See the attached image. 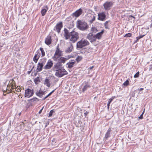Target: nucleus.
<instances>
[{
  "label": "nucleus",
  "instance_id": "f257e3e1",
  "mask_svg": "<svg viewBox=\"0 0 152 152\" xmlns=\"http://www.w3.org/2000/svg\"><path fill=\"white\" fill-rule=\"evenodd\" d=\"M52 69L53 71L56 72L55 75L58 77H61L67 74L66 71L62 67V65L59 63H57L55 64Z\"/></svg>",
  "mask_w": 152,
  "mask_h": 152
},
{
  "label": "nucleus",
  "instance_id": "f03ea898",
  "mask_svg": "<svg viewBox=\"0 0 152 152\" xmlns=\"http://www.w3.org/2000/svg\"><path fill=\"white\" fill-rule=\"evenodd\" d=\"M77 26L80 30L82 31L86 30L88 28L87 23L84 21L80 20L77 21Z\"/></svg>",
  "mask_w": 152,
  "mask_h": 152
},
{
  "label": "nucleus",
  "instance_id": "7ed1b4c3",
  "mask_svg": "<svg viewBox=\"0 0 152 152\" xmlns=\"http://www.w3.org/2000/svg\"><path fill=\"white\" fill-rule=\"evenodd\" d=\"M79 37L78 33L75 31L71 32L69 35L70 40L72 43L75 42Z\"/></svg>",
  "mask_w": 152,
  "mask_h": 152
},
{
  "label": "nucleus",
  "instance_id": "20e7f679",
  "mask_svg": "<svg viewBox=\"0 0 152 152\" xmlns=\"http://www.w3.org/2000/svg\"><path fill=\"white\" fill-rule=\"evenodd\" d=\"M89 44V42L87 40L82 39L77 43V48H82Z\"/></svg>",
  "mask_w": 152,
  "mask_h": 152
},
{
  "label": "nucleus",
  "instance_id": "39448f33",
  "mask_svg": "<svg viewBox=\"0 0 152 152\" xmlns=\"http://www.w3.org/2000/svg\"><path fill=\"white\" fill-rule=\"evenodd\" d=\"M113 4V2L107 1L103 4V6L105 10H109L112 7Z\"/></svg>",
  "mask_w": 152,
  "mask_h": 152
},
{
  "label": "nucleus",
  "instance_id": "423d86ee",
  "mask_svg": "<svg viewBox=\"0 0 152 152\" xmlns=\"http://www.w3.org/2000/svg\"><path fill=\"white\" fill-rule=\"evenodd\" d=\"M9 86H10L11 87V89L12 90L11 91L14 92V93H15V91H16V89L14 90L16 88V86H15V81L13 80H11L10 81V83L7 86V87H8Z\"/></svg>",
  "mask_w": 152,
  "mask_h": 152
},
{
  "label": "nucleus",
  "instance_id": "0eeeda50",
  "mask_svg": "<svg viewBox=\"0 0 152 152\" xmlns=\"http://www.w3.org/2000/svg\"><path fill=\"white\" fill-rule=\"evenodd\" d=\"M70 58L69 57H67L64 58L61 56L58 57L56 58V60H54L55 61H58V63H59L61 64V63H64L67 60L69 59Z\"/></svg>",
  "mask_w": 152,
  "mask_h": 152
},
{
  "label": "nucleus",
  "instance_id": "6e6552de",
  "mask_svg": "<svg viewBox=\"0 0 152 152\" xmlns=\"http://www.w3.org/2000/svg\"><path fill=\"white\" fill-rule=\"evenodd\" d=\"M53 65V61L50 60H49L47 62L46 64L44 67V69L46 70L50 69L52 67Z\"/></svg>",
  "mask_w": 152,
  "mask_h": 152
},
{
  "label": "nucleus",
  "instance_id": "1a4fd4ad",
  "mask_svg": "<svg viewBox=\"0 0 152 152\" xmlns=\"http://www.w3.org/2000/svg\"><path fill=\"white\" fill-rule=\"evenodd\" d=\"M34 94L33 91L29 89H27L25 90V96L29 98L31 96Z\"/></svg>",
  "mask_w": 152,
  "mask_h": 152
},
{
  "label": "nucleus",
  "instance_id": "9d476101",
  "mask_svg": "<svg viewBox=\"0 0 152 152\" xmlns=\"http://www.w3.org/2000/svg\"><path fill=\"white\" fill-rule=\"evenodd\" d=\"M61 55L62 51L57 48L53 57V60H56V58L61 56Z\"/></svg>",
  "mask_w": 152,
  "mask_h": 152
},
{
  "label": "nucleus",
  "instance_id": "9b49d317",
  "mask_svg": "<svg viewBox=\"0 0 152 152\" xmlns=\"http://www.w3.org/2000/svg\"><path fill=\"white\" fill-rule=\"evenodd\" d=\"M98 19L101 21H104L105 20L106 15L104 12H102L98 14Z\"/></svg>",
  "mask_w": 152,
  "mask_h": 152
},
{
  "label": "nucleus",
  "instance_id": "f8f14e48",
  "mask_svg": "<svg viewBox=\"0 0 152 152\" xmlns=\"http://www.w3.org/2000/svg\"><path fill=\"white\" fill-rule=\"evenodd\" d=\"M90 86L89 83H87L84 84V83H83V86L81 87L80 89V91L82 92H84L88 88H90Z\"/></svg>",
  "mask_w": 152,
  "mask_h": 152
},
{
  "label": "nucleus",
  "instance_id": "ddd939ff",
  "mask_svg": "<svg viewBox=\"0 0 152 152\" xmlns=\"http://www.w3.org/2000/svg\"><path fill=\"white\" fill-rule=\"evenodd\" d=\"M62 22H60L59 23H57L56 24L55 28L56 29V31L59 33L60 32V30L62 27Z\"/></svg>",
  "mask_w": 152,
  "mask_h": 152
},
{
  "label": "nucleus",
  "instance_id": "4468645a",
  "mask_svg": "<svg viewBox=\"0 0 152 152\" xmlns=\"http://www.w3.org/2000/svg\"><path fill=\"white\" fill-rule=\"evenodd\" d=\"M83 10L81 9H80L73 13V15L76 17L79 16L82 13Z\"/></svg>",
  "mask_w": 152,
  "mask_h": 152
},
{
  "label": "nucleus",
  "instance_id": "2eb2a0df",
  "mask_svg": "<svg viewBox=\"0 0 152 152\" xmlns=\"http://www.w3.org/2000/svg\"><path fill=\"white\" fill-rule=\"evenodd\" d=\"M36 53L33 58V60L35 63L37 62L40 55V53L38 51L36 52Z\"/></svg>",
  "mask_w": 152,
  "mask_h": 152
},
{
  "label": "nucleus",
  "instance_id": "dca6fc26",
  "mask_svg": "<svg viewBox=\"0 0 152 152\" xmlns=\"http://www.w3.org/2000/svg\"><path fill=\"white\" fill-rule=\"evenodd\" d=\"M36 53L33 58V60L35 63L37 62L40 55V53L38 51L36 52Z\"/></svg>",
  "mask_w": 152,
  "mask_h": 152
},
{
  "label": "nucleus",
  "instance_id": "f3484780",
  "mask_svg": "<svg viewBox=\"0 0 152 152\" xmlns=\"http://www.w3.org/2000/svg\"><path fill=\"white\" fill-rule=\"evenodd\" d=\"M36 53L33 58V60L35 63L37 62L40 55V53L38 51L36 52Z\"/></svg>",
  "mask_w": 152,
  "mask_h": 152
},
{
  "label": "nucleus",
  "instance_id": "a211bd4d",
  "mask_svg": "<svg viewBox=\"0 0 152 152\" xmlns=\"http://www.w3.org/2000/svg\"><path fill=\"white\" fill-rule=\"evenodd\" d=\"M75 61L71 60L67 64V65L68 66V67L69 68H72L75 65Z\"/></svg>",
  "mask_w": 152,
  "mask_h": 152
},
{
  "label": "nucleus",
  "instance_id": "6ab92c4d",
  "mask_svg": "<svg viewBox=\"0 0 152 152\" xmlns=\"http://www.w3.org/2000/svg\"><path fill=\"white\" fill-rule=\"evenodd\" d=\"M45 92L40 90L39 91L36 92V94L37 96L40 97H42L45 94Z\"/></svg>",
  "mask_w": 152,
  "mask_h": 152
},
{
  "label": "nucleus",
  "instance_id": "aec40b11",
  "mask_svg": "<svg viewBox=\"0 0 152 152\" xmlns=\"http://www.w3.org/2000/svg\"><path fill=\"white\" fill-rule=\"evenodd\" d=\"M50 79L49 78H46L45 79L44 82V85H46L48 87H50Z\"/></svg>",
  "mask_w": 152,
  "mask_h": 152
},
{
  "label": "nucleus",
  "instance_id": "412c9836",
  "mask_svg": "<svg viewBox=\"0 0 152 152\" xmlns=\"http://www.w3.org/2000/svg\"><path fill=\"white\" fill-rule=\"evenodd\" d=\"M73 48L72 45L71 44L70 46L68 47L65 50L66 53H69L71 52Z\"/></svg>",
  "mask_w": 152,
  "mask_h": 152
},
{
  "label": "nucleus",
  "instance_id": "4be33fe9",
  "mask_svg": "<svg viewBox=\"0 0 152 152\" xmlns=\"http://www.w3.org/2000/svg\"><path fill=\"white\" fill-rule=\"evenodd\" d=\"M51 40L50 37L48 36L46 38L45 40V43L47 45H50L51 43Z\"/></svg>",
  "mask_w": 152,
  "mask_h": 152
},
{
  "label": "nucleus",
  "instance_id": "5701e85b",
  "mask_svg": "<svg viewBox=\"0 0 152 152\" xmlns=\"http://www.w3.org/2000/svg\"><path fill=\"white\" fill-rule=\"evenodd\" d=\"M104 32V30H102L101 32H99L96 34L95 35L96 39H100L101 37L102 34H103Z\"/></svg>",
  "mask_w": 152,
  "mask_h": 152
},
{
  "label": "nucleus",
  "instance_id": "b1692460",
  "mask_svg": "<svg viewBox=\"0 0 152 152\" xmlns=\"http://www.w3.org/2000/svg\"><path fill=\"white\" fill-rule=\"evenodd\" d=\"M95 14H92L91 15V19H90V20H89V22L91 23H92L95 20Z\"/></svg>",
  "mask_w": 152,
  "mask_h": 152
},
{
  "label": "nucleus",
  "instance_id": "393cba45",
  "mask_svg": "<svg viewBox=\"0 0 152 152\" xmlns=\"http://www.w3.org/2000/svg\"><path fill=\"white\" fill-rule=\"evenodd\" d=\"M64 36L66 39H69V34L67 31L64 30Z\"/></svg>",
  "mask_w": 152,
  "mask_h": 152
},
{
  "label": "nucleus",
  "instance_id": "a878e982",
  "mask_svg": "<svg viewBox=\"0 0 152 152\" xmlns=\"http://www.w3.org/2000/svg\"><path fill=\"white\" fill-rule=\"evenodd\" d=\"M47 59L46 58H44L41 59L39 63L42 65L43 66L45 65Z\"/></svg>",
  "mask_w": 152,
  "mask_h": 152
},
{
  "label": "nucleus",
  "instance_id": "bb28decb",
  "mask_svg": "<svg viewBox=\"0 0 152 152\" xmlns=\"http://www.w3.org/2000/svg\"><path fill=\"white\" fill-rule=\"evenodd\" d=\"M48 10V8L47 7H46V8H44L41 11V13L42 15L43 16L45 15Z\"/></svg>",
  "mask_w": 152,
  "mask_h": 152
},
{
  "label": "nucleus",
  "instance_id": "cd10ccee",
  "mask_svg": "<svg viewBox=\"0 0 152 152\" xmlns=\"http://www.w3.org/2000/svg\"><path fill=\"white\" fill-rule=\"evenodd\" d=\"M43 66L38 63L37 65V70L39 72L41 71Z\"/></svg>",
  "mask_w": 152,
  "mask_h": 152
},
{
  "label": "nucleus",
  "instance_id": "c85d7f7f",
  "mask_svg": "<svg viewBox=\"0 0 152 152\" xmlns=\"http://www.w3.org/2000/svg\"><path fill=\"white\" fill-rule=\"evenodd\" d=\"M110 129H109L107 133H106L105 135V138L106 139L108 138L110 136Z\"/></svg>",
  "mask_w": 152,
  "mask_h": 152
},
{
  "label": "nucleus",
  "instance_id": "c756f323",
  "mask_svg": "<svg viewBox=\"0 0 152 152\" xmlns=\"http://www.w3.org/2000/svg\"><path fill=\"white\" fill-rule=\"evenodd\" d=\"M91 30L94 33H96L98 31L97 29L94 27H92L91 28Z\"/></svg>",
  "mask_w": 152,
  "mask_h": 152
},
{
  "label": "nucleus",
  "instance_id": "7c9ffc66",
  "mask_svg": "<svg viewBox=\"0 0 152 152\" xmlns=\"http://www.w3.org/2000/svg\"><path fill=\"white\" fill-rule=\"evenodd\" d=\"M96 39V37L95 35L94 36H93L92 38L91 39H90L89 40L91 42H92L95 41Z\"/></svg>",
  "mask_w": 152,
  "mask_h": 152
},
{
  "label": "nucleus",
  "instance_id": "2f4dec72",
  "mask_svg": "<svg viewBox=\"0 0 152 152\" xmlns=\"http://www.w3.org/2000/svg\"><path fill=\"white\" fill-rule=\"evenodd\" d=\"M93 36V34L92 33H90L88 34V35L87 37V38L88 39L90 40L92 38Z\"/></svg>",
  "mask_w": 152,
  "mask_h": 152
},
{
  "label": "nucleus",
  "instance_id": "473e14b6",
  "mask_svg": "<svg viewBox=\"0 0 152 152\" xmlns=\"http://www.w3.org/2000/svg\"><path fill=\"white\" fill-rule=\"evenodd\" d=\"M40 50L42 53V56H44L45 55V52L44 51L43 49L42 48H40Z\"/></svg>",
  "mask_w": 152,
  "mask_h": 152
},
{
  "label": "nucleus",
  "instance_id": "72a5a7b5",
  "mask_svg": "<svg viewBox=\"0 0 152 152\" xmlns=\"http://www.w3.org/2000/svg\"><path fill=\"white\" fill-rule=\"evenodd\" d=\"M82 59V57L80 56H78L76 59V60L77 62L80 61Z\"/></svg>",
  "mask_w": 152,
  "mask_h": 152
},
{
  "label": "nucleus",
  "instance_id": "f704fd0d",
  "mask_svg": "<svg viewBox=\"0 0 152 152\" xmlns=\"http://www.w3.org/2000/svg\"><path fill=\"white\" fill-rule=\"evenodd\" d=\"M54 112V110H51L50 111V112L49 114V117H51V116L53 113Z\"/></svg>",
  "mask_w": 152,
  "mask_h": 152
},
{
  "label": "nucleus",
  "instance_id": "c9c22d12",
  "mask_svg": "<svg viewBox=\"0 0 152 152\" xmlns=\"http://www.w3.org/2000/svg\"><path fill=\"white\" fill-rule=\"evenodd\" d=\"M55 90H53L52 92H50L48 94L47 96H46L43 99H42L43 100H45V99L48 97Z\"/></svg>",
  "mask_w": 152,
  "mask_h": 152
},
{
  "label": "nucleus",
  "instance_id": "e433bc0d",
  "mask_svg": "<svg viewBox=\"0 0 152 152\" xmlns=\"http://www.w3.org/2000/svg\"><path fill=\"white\" fill-rule=\"evenodd\" d=\"M114 99V97H112L110 99L107 104V105H110V103L112 101L113 99Z\"/></svg>",
  "mask_w": 152,
  "mask_h": 152
},
{
  "label": "nucleus",
  "instance_id": "4c0bfd02",
  "mask_svg": "<svg viewBox=\"0 0 152 152\" xmlns=\"http://www.w3.org/2000/svg\"><path fill=\"white\" fill-rule=\"evenodd\" d=\"M129 84V81L128 80H127L124 83L123 85L125 86H127Z\"/></svg>",
  "mask_w": 152,
  "mask_h": 152
},
{
  "label": "nucleus",
  "instance_id": "58836bf2",
  "mask_svg": "<svg viewBox=\"0 0 152 152\" xmlns=\"http://www.w3.org/2000/svg\"><path fill=\"white\" fill-rule=\"evenodd\" d=\"M139 72H137L134 75V78H137L139 77Z\"/></svg>",
  "mask_w": 152,
  "mask_h": 152
},
{
  "label": "nucleus",
  "instance_id": "ea45409f",
  "mask_svg": "<svg viewBox=\"0 0 152 152\" xmlns=\"http://www.w3.org/2000/svg\"><path fill=\"white\" fill-rule=\"evenodd\" d=\"M132 36V34L130 33H128V34H126L124 37H130Z\"/></svg>",
  "mask_w": 152,
  "mask_h": 152
},
{
  "label": "nucleus",
  "instance_id": "a19ab883",
  "mask_svg": "<svg viewBox=\"0 0 152 152\" xmlns=\"http://www.w3.org/2000/svg\"><path fill=\"white\" fill-rule=\"evenodd\" d=\"M143 114H142L139 117V118L140 119H142L143 118Z\"/></svg>",
  "mask_w": 152,
  "mask_h": 152
},
{
  "label": "nucleus",
  "instance_id": "79ce46f5",
  "mask_svg": "<svg viewBox=\"0 0 152 152\" xmlns=\"http://www.w3.org/2000/svg\"><path fill=\"white\" fill-rule=\"evenodd\" d=\"M15 88H16L17 89L16 90V91H17V92H19L20 91V89H19V88L18 87H16Z\"/></svg>",
  "mask_w": 152,
  "mask_h": 152
},
{
  "label": "nucleus",
  "instance_id": "37998d69",
  "mask_svg": "<svg viewBox=\"0 0 152 152\" xmlns=\"http://www.w3.org/2000/svg\"><path fill=\"white\" fill-rule=\"evenodd\" d=\"M144 36V35H141V36H140L138 37H137V38H138L137 39H139L143 37Z\"/></svg>",
  "mask_w": 152,
  "mask_h": 152
},
{
  "label": "nucleus",
  "instance_id": "c03bdc74",
  "mask_svg": "<svg viewBox=\"0 0 152 152\" xmlns=\"http://www.w3.org/2000/svg\"><path fill=\"white\" fill-rule=\"evenodd\" d=\"M88 113L87 111H86L84 114L85 115V116H86V115H87V114H88Z\"/></svg>",
  "mask_w": 152,
  "mask_h": 152
},
{
  "label": "nucleus",
  "instance_id": "a18cd8bd",
  "mask_svg": "<svg viewBox=\"0 0 152 152\" xmlns=\"http://www.w3.org/2000/svg\"><path fill=\"white\" fill-rule=\"evenodd\" d=\"M143 90V88H140L138 90V91H142Z\"/></svg>",
  "mask_w": 152,
  "mask_h": 152
},
{
  "label": "nucleus",
  "instance_id": "49530a36",
  "mask_svg": "<svg viewBox=\"0 0 152 152\" xmlns=\"http://www.w3.org/2000/svg\"><path fill=\"white\" fill-rule=\"evenodd\" d=\"M43 109V107L41 110H40V111H39V114H40L41 113Z\"/></svg>",
  "mask_w": 152,
  "mask_h": 152
},
{
  "label": "nucleus",
  "instance_id": "de8ad7c7",
  "mask_svg": "<svg viewBox=\"0 0 152 152\" xmlns=\"http://www.w3.org/2000/svg\"><path fill=\"white\" fill-rule=\"evenodd\" d=\"M94 66H90L89 68L90 69H93L94 67Z\"/></svg>",
  "mask_w": 152,
  "mask_h": 152
},
{
  "label": "nucleus",
  "instance_id": "09e8293b",
  "mask_svg": "<svg viewBox=\"0 0 152 152\" xmlns=\"http://www.w3.org/2000/svg\"><path fill=\"white\" fill-rule=\"evenodd\" d=\"M108 22L107 21H106L105 22L104 24V26L106 25V24H107Z\"/></svg>",
  "mask_w": 152,
  "mask_h": 152
},
{
  "label": "nucleus",
  "instance_id": "8fccbe9b",
  "mask_svg": "<svg viewBox=\"0 0 152 152\" xmlns=\"http://www.w3.org/2000/svg\"><path fill=\"white\" fill-rule=\"evenodd\" d=\"M145 109H144V110H143V112H142V114H143H143L144 113V112H145Z\"/></svg>",
  "mask_w": 152,
  "mask_h": 152
},
{
  "label": "nucleus",
  "instance_id": "3c124183",
  "mask_svg": "<svg viewBox=\"0 0 152 152\" xmlns=\"http://www.w3.org/2000/svg\"><path fill=\"white\" fill-rule=\"evenodd\" d=\"M109 106H110V105H107V108L108 109H109Z\"/></svg>",
  "mask_w": 152,
  "mask_h": 152
},
{
  "label": "nucleus",
  "instance_id": "603ef678",
  "mask_svg": "<svg viewBox=\"0 0 152 152\" xmlns=\"http://www.w3.org/2000/svg\"><path fill=\"white\" fill-rule=\"evenodd\" d=\"M105 26V28H107V26H106V25H105V26Z\"/></svg>",
  "mask_w": 152,
  "mask_h": 152
},
{
  "label": "nucleus",
  "instance_id": "864d4df0",
  "mask_svg": "<svg viewBox=\"0 0 152 152\" xmlns=\"http://www.w3.org/2000/svg\"><path fill=\"white\" fill-rule=\"evenodd\" d=\"M130 16H131V17H132L133 18H135L134 17L132 16V15H130Z\"/></svg>",
  "mask_w": 152,
  "mask_h": 152
},
{
  "label": "nucleus",
  "instance_id": "5fc2aeb1",
  "mask_svg": "<svg viewBox=\"0 0 152 152\" xmlns=\"http://www.w3.org/2000/svg\"><path fill=\"white\" fill-rule=\"evenodd\" d=\"M37 1H40V0H37Z\"/></svg>",
  "mask_w": 152,
  "mask_h": 152
},
{
  "label": "nucleus",
  "instance_id": "6e6d98bb",
  "mask_svg": "<svg viewBox=\"0 0 152 152\" xmlns=\"http://www.w3.org/2000/svg\"><path fill=\"white\" fill-rule=\"evenodd\" d=\"M54 140V139H53V140H52V142H53Z\"/></svg>",
  "mask_w": 152,
  "mask_h": 152
}]
</instances>
